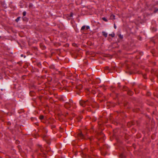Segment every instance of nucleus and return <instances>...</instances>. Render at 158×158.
Instances as JSON below:
<instances>
[{"instance_id":"nucleus-1","label":"nucleus","mask_w":158,"mask_h":158,"mask_svg":"<svg viewBox=\"0 0 158 158\" xmlns=\"http://www.w3.org/2000/svg\"><path fill=\"white\" fill-rule=\"evenodd\" d=\"M65 107L66 108H69L71 107L74 108L75 106V103H74L72 100H69V102H66L64 105Z\"/></svg>"},{"instance_id":"nucleus-2","label":"nucleus","mask_w":158,"mask_h":158,"mask_svg":"<svg viewBox=\"0 0 158 158\" xmlns=\"http://www.w3.org/2000/svg\"><path fill=\"white\" fill-rule=\"evenodd\" d=\"M79 103L80 105L83 107H84L87 105H89L90 104V102L88 100H87L86 101L81 100L80 101Z\"/></svg>"},{"instance_id":"nucleus-3","label":"nucleus","mask_w":158,"mask_h":158,"mask_svg":"<svg viewBox=\"0 0 158 158\" xmlns=\"http://www.w3.org/2000/svg\"><path fill=\"white\" fill-rule=\"evenodd\" d=\"M78 135L79 137L80 138H81V139H83L84 138V135H83V134L81 133H78Z\"/></svg>"},{"instance_id":"nucleus-4","label":"nucleus","mask_w":158,"mask_h":158,"mask_svg":"<svg viewBox=\"0 0 158 158\" xmlns=\"http://www.w3.org/2000/svg\"><path fill=\"white\" fill-rule=\"evenodd\" d=\"M102 35L103 36H104L105 37H107V33L106 32L103 31L102 32Z\"/></svg>"},{"instance_id":"nucleus-5","label":"nucleus","mask_w":158,"mask_h":158,"mask_svg":"<svg viewBox=\"0 0 158 158\" xmlns=\"http://www.w3.org/2000/svg\"><path fill=\"white\" fill-rule=\"evenodd\" d=\"M23 21H28L27 18L26 17H23Z\"/></svg>"},{"instance_id":"nucleus-6","label":"nucleus","mask_w":158,"mask_h":158,"mask_svg":"<svg viewBox=\"0 0 158 158\" xmlns=\"http://www.w3.org/2000/svg\"><path fill=\"white\" fill-rule=\"evenodd\" d=\"M118 36L119 38L121 39H122L123 38V35H122L121 34H119L118 35Z\"/></svg>"},{"instance_id":"nucleus-7","label":"nucleus","mask_w":158,"mask_h":158,"mask_svg":"<svg viewBox=\"0 0 158 158\" xmlns=\"http://www.w3.org/2000/svg\"><path fill=\"white\" fill-rule=\"evenodd\" d=\"M20 17H18L15 20V21L16 22H18L20 19Z\"/></svg>"},{"instance_id":"nucleus-8","label":"nucleus","mask_w":158,"mask_h":158,"mask_svg":"<svg viewBox=\"0 0 158 158\" xmlns=\"http://www.w3.org/2000/svg\"><path fill=\"white\" fill-rule=\"evenodd\" d=\"M109 35V36H111L112 37H113L114 36H115V34H114V33H113L111 34H110Z\"/></svg>"},{"instance_id":"nucleus-9","label":"nucleus","mask_w":158,"mask_h":158,"mask_svg":"<svg viewBox=\"0 0 158 158\" xmlns=\"http://www.w3.org/2000/svg\"><path fill=\"white\" fill-rule=\"evenodd\" d=\"M102 19L103 21H105V22H107V19H106V18H105V17H103V18H102Z\"/></svg>"},{"instance_id":"nucleus-10","label":"nucleus","mask_w":158,"mask_h":158,"mask_svg":"<svg viewBox=\"0 0 158 158\" xmlns=\"http://www.w3.org/2000/svg\"><path fill=\"white\" fill-rule=\"evenodd\" d=\"M85 26L84 25V26H83L81 28V30H84V29H85Z\"/></svg>"},{"instance_id":"nucleus-11","label":"nucleus","mask_w":158,"mask_h":158,"mask_svg":"<svg viewBox=\"0 0 158 158\" xmlns=\"http://www.w3.org/2000/svg\"><path fill=\"white\" fill-rule=\"evenodd\" d=\"M38 146L39 148H40V150L41 151H42V148L41 147V146L40 145H38Z\"/></svg>"},{"instance_id":"nucleus-12","label":"nucleus","mask_w":158,"mask_h":158,"mask_svg":"<svg viewBox=\"0 0 158 158\" xmlns=\"http://www.w3.org/2000/svg\"><path fill=\"white\" fill-rule=\"evenodd\" d=\"M26 14V11H24L23 13V16H25Z\"/></svg>"},{"instance_id":"nucleus-13","label":"nucleus","mask_w":158,"mask_h":158,"mask_svg":"<svg viewBox=\"0 0 158 158\" xmlns=\"http://www.w3.org/2000/svg\"><path fill=\"white\" fill-rule=\"evenodd\" d=\"M44 118V117L43 115L40 116V118L41 120H42V119H43Z\"/></svg>"},{"instance_id":"nucleus-14","label":"nucleus","mask_w":158,"mask_h":158,"mask_svg":"<svg viewBox=\"0 0 158 158\" xmlns=\"http://www.w3.org/2000/svg\"><path fill=\"white\" fill-rule=\"evenodd\" d=\"M73 13H70V16H69V17H71L73 16Z\"/></svg>"},{"instance_id":"nucleus-15","label":"nucleus","mask_w":158,"mask_h":158,"mask_svg":"<svg viewBox=\"0 0 158 158\" xmlns=\"http://www.w3.org/2000/svg\"><path fill=\"white\" fill-rule=\"evenodd\" d=\"M133 94V92H130L129 93V95H132Z\"/></svg>"},{"instance_id":"nucleus-16","label":"nucleus","mask_w":158,"mask_h":158,"mask_svg":"<svg viewBox=\"0 0 158 158\" xmlns=\"http://www.w3.org/2000/svg\"><path fill=\"white\" fill-rule=\"evenodd\" d=\"M89 27L88 26H87L86 27V29L87 30H88V29H89Z\"/></svg>"},{"instance_id":"nucleus-17","label":"nucleus","mask_w":158,"mask_h":158,"mask_svg":"<svg viewBox=\"0 0 158 158\" xmlns=\"http://www.w3.org/2000/svg\"><path fill=\"white\" fill-rule=\"evenodd\" d=\"M37 65L39 67H40V66L41 65V64L40 63H38Z\"/></svg>"},{"instance_id":"nucleus-18","label":"nucleus","mask_w":158,"mask_h":158,"mask_svg":"<svg viewBox=\"0 0 158 158\" xmlns=\"http://www.w3.org/2000/svg\"><path fill=\"white\" fill-rule=\"evenodd\" d=\"M123 154H121L120 155V157L121 158H123Z\"/></svg>"},{"instance_id":"nucleus-19","label":"nucleus","mask_w":158,"mask_h":158,"mask_svg":"<svg viewBox=\"0 0 158 158\" xmlns=\"http://www.w3.org/2000/svg\"><path fill=\"white\" fill-rule=\"evenodd\" d=\"M93 139H94L93 137H92V138H90V140L91 141H92Z\"/></svg>"},{"instance_id":"nucleus-20","label":"nucleus","mask_w":158,"mask_h":158,"mask_svg":"<svg viewBox=\"0 0 158 158\" xmlns=\"http://www.w3.org/2000/svg\"><path fill=\"white\" fill-rule=\"evenodd\" d=\"M114 27L115 29L116 28V27H117L116 26L115 24H114Z\"/></svg>"},{"instance_id":"nucleus-21","label":"nucleus","mask_w":158,"mask_h":158,"mask_svg":"<svg viewBox=\"0 0 158 158\" xmlns=\"http://www.w3.org/2000/svg\"><path fill=\"white\" fill-rule=\"evenodd\" d=\"M44 131L45 132L47 133V131L46 129H44Z\"/></svg>"},{"instance_id":"nucleus-22","label":"nucleus","mask_w":158,"mask_h":158,"mask_svg":"<svg viewBox=\"0 0 158 158\" xmlns=\"http://www.w3.org/2000/svg\"><path fill=\"white\" fill-rule=\"evenodd\" d=\"M158 11V9H157L156 10H155L154 12L155 13H156Z\"/></svg>"},{"instance_id":"nucleus-23","label":"nucleus","mask_w":158,"mask_h":158,"mask_svg":"<svg viewBox=\"0 0 158 158\" xmlns=\"http://www.w3.org/2000/svg\"><path fill=\"white\" fill-rule=\"evenodd\" d=\"M113 19H115V16H114V15H113Z\"/></svg>"},{"instance_id":"nucleus-24","label":"nucleus","mask_w":158,"mask_h":158,"mask_svg":"<svg viewBox=\"0 0 158 158\" xmlns=\"http://www.w3.org/2000/svg\"><path fill=\"white\" fill-rule=\"evenodd\" d=\"M150 93H148V96H149L150 95Z\"/></svg>"},{"instance_id":"nucleus-25","label":"nucleus","mask_w":158,"mask_h":158,"mask_svg":"<svg viewBox=\"0 0 158 158\" xmlns=\"http://www.w3.org/2000/svg\"><path fill=\"white\" fill-rule=\"evenodd\" d=\"M106 69H108V67H106Z\"/></svg>"},{"instance_id":"nucleus-26","label":"nucleus","mask_w":158,"mask_h":158,"mask_svg":"<svg viewBox=\"0 0 158 158\" xmlns=\"http://www.w3.org/2000/svg\"><path fill=\"white\" fill-rule=\"evenodd\" d=\"M23 54H21V57H23Z\"/></svg>"},{"instance_id":"nucleus-27","label":"nucleus","mask_w":158,"mask_h":158,"mask_svg":"<svg viewBox=\"0 0 158 158\" xmlns=\"http://www.w3.org/2000/svg\"><path fill=\"white\" fill-rule=\"evenodd\" d=\"M79 86H80L81 87V88H82V86L81 85H80Z\"/></svg>"},{"instance_id":"nucleus-28","label":"nucleus","mask_w":158,"mask_h":158,"mask_svg":"<svg viewBox=\"0 0 158 158\" xmlns=\"http://www.w3.org/2000/svg\"><path fill=\"white\" fill-rule=\"evenodd\" d=\"M31 5H30V6H29L30 7H31Z\"/></svg>"},{"instance_id":"nucleus-29","label":"nucleus","mask_w":158,"mask_h":158,"mask_svg":"<svg viewBox=\"0 0 158 158\" xmlns=\"http://www.w3.org/2000/svg\"><path fill=\"white\" fill-rule=\"evenodd\" d=\"M26 56H24V58H25V57H26Z\"/></svg>"},{"instance_id":"nucleus-30","label":"nucleus","mask_w":158,"mask_h":158,"mask_svg":"<svg viewBox=\"0 0 158 158\" xmlns=\"http://www.w3.org/2000/svg\"><path fill=\"white\" fill-rule=\"evenodd\" d=\"M30 5H32V4L31 3V4H30Z\"/></svg>"},{"instance_id":"nucleus-31","label":"nucleus","mask_w":158,"mask_h":158,"mask_svg":"<svg viewBox=\"0 0 158 158\" xmlns=\"http://www.w3.org/2000/svg\"><path fill=\"white\" fill-rule=\"evenodd\" d=\"M1 37L0 36V39L1 38Z\"/></svg>"}]
</instances>
